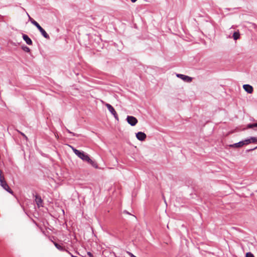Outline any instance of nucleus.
<instances>
[{
    "instance_id": "f257e3e1",
    "label": "nucleus",
    "mask_w": 257,
    "mask_h": 257,
    "mask_svg": "<svg viewBox=\"0 0 257 257\" xmlns=\"http://www.w3.org/2000/svg\"><path fill=\"white\" fill-rule=\"evenodd\" d=\"M80 159L83 161L86 162L87 163L91 165L93 167L95 168H98L97 163L95 161L91 160L89 156L87 153L83 152L81 156Z\"/></svg>"
},
{
    "instance_id": "f03ea898",
    "label": "nucleus",
    "mask_w": 257,
    "mask_h": 257,
    "mask_svg": "<svg viewBox=\"0 0 257 257\" xmlns=\"http://www.w3.org/2000/svg\"><path fill=\"white\" fill-rule=\"evenodd\" d=\"M0 184L1 186L7 192L13 194V191L10 188L7 182L5 180L4 176L2 175V171L0 170Z\"/></svg>"
},
{
    "instance_id": "7ed1b4c3",
    "label": "nucleus",
    "mask_w": 257,
    "mask_h": 257,
    "mask_svg": "<svg viewBox=\"0 0 257 257\" xmlns=\"http://www.w3.org/2000/svg\"><path fill=\"white\" fill-rule=\"evenodd\" d=\"M31 22L41 32L42 36L47 39H50L49 35L46 33L45 30L34 19L31 20Z\"/></svg>"
},
{
    "instance_id": "20e7f679",
    "label": "nucleus",
    "mask_w": 257,
    "mask_h": 257,
    "mask_svg": "<svg viewBox=\"0 0 257 257\" xmlns=\"http://www.w3.org/2000/svg\"><path fill=\"white\" fill-rule=\"evenodd\" d=\"M105 106L107 107V108L108 110L109 111V112L113 115L114 118L116 120H118V115H117L116 111L115 110L114 108H113V107L111 105H110V104H108V103H106Z\"/></svg>"
},
{
    "instance_id": "39448f33",
    "label": "nucleus",
    "mask_w": 257,
    "mask_h": 257,
    "mask_svg": "<svg viewBox=\"0 0 257 257\" xmlns=\"http://www.w3.org/2000/svg\"><path fill=\"white\" fill-rule=\"evenodd\" d=\"M126 120L128 123L132 126H135L138 122V119L133 116L128 115L126 117Z\"/></svg>"
},
{
    "instance_id": "423d86ee",
    "label": "nucleus",
    "mask_w": 257,
    "mask_h": 257,
    "mask_svg": "<svg viewBox=\"0 0 257 257\" xmlns=\"http://www.w3.org/2000/svg\"><path fill=\"white\" fill-rule=\"evenodd\" d=\"M33 196H35V200L36 202V203L37 204L38 207H43V200L41 198V197L38 195V194H36V195H34V194H33Z\"/></svg>"
},
{
    "instance_id": "0eeeda50",
    "label": "nucleus",
    "mask_w": 257,
    "mask_h": 257,
    "mask_svg": "<svg viewBox=\"0 0 257 257\" xmlns=\"http://www.w3.org/2000/svg\"><path fill=\"white\" fill-rule=\"evenodd\" d=\"M176 76L187 82H190L192 80V77L184 74H177Z\"/></svg>"
},
{
    "instance_id": "6e6552de",
    "label": "nucleus",
    "mask_w": 257,
    "mask_h": 257,
    "mask_svg": "<svg viewBox=\"0 0 257 257\" xmlns=\"http://www.w3.org/2000/svg\"><path fill=\"white\" fill-rule=\"evenodd\" d=\"M136 137L138 140L141 141H145L147 138L146 135L142 132H139L136 134Z\"/></svg>"
},
{
    "instance_id": "1a4fd4ad",
    "label": "nucleus",
    "mask_w": 257,
    "mask_h": 257,
    "mask_svg": "<svg viewBox=\"0 0 257 257\" xmlns=\"http://www.w3.org/2000/svg\"><path fill=\"white\" fill-rule=\"evenodd\" d=\"M23 40L25 41V42L29 45H32L33 44V42L32 40L29 37L28 35L26 34H23L22 36Z\"/></svg>"
},
{
    "instance_id": "9d476101",
    "label": "nucleus",
    "mask_w": 257,
    "mask_h": 257,
    "mask_svg": "<svg viewBox=\"0 0 257 257\" xmlns=\"http://www.w3.org/2000/svg\"><path fill=\"white\" fill-rule=\"evenodd\" d=\"M243 88L248 93H251L253 92V87L249 84H244Z\"/></svg>"
},
{
    "instance_id": "9b49d317",
    "label": "nucleus",
    "mask_w": 257,
    "mask_h": 257,
    "mask_svg": "<svg viewBox=\"0 0 257 257\" xmlns=\"http://www.w3.org/2000/svg\"><path fill=\"white\" fill-rule=\"evenodd\" d=\"M243 146V142L241 141L238 143L233 144L232 145H230L229 146L231 148H240V147H242Z\"/></svg>"
},
{
    "instance_id": "f8f14e48",
    "label": "nucleus",
    "mask_w": 257,
    "mask_h": 257,
    "mask_svg": "<svg viewBox=\"0 0 257 257\" xmlns=\"http://www.w3.org/2000/svg\"><path fill=\"white\" fill-rule=\"evenodd\" d=\"M72 149L73 152L75 153V154L76 155H77L79 158H80L81 156L82 155V153L84 152L77 150L76 149H75L73 147H72Z\"/></svg>"
},
{
    "instance_id": "ddd939ff",
    "label": "nucleus",
    "mask_w": 257,
    "mask_h": 257,
    "mask_svg": "<svg viewBox=\"0 0 257 257\" xmlns=\"http://www.w3.org/2000/svg\"><path fill=\"white\" fill-rule=\"evenodd\" d=\"M233 39L236 41L240 38V33L238 30L234 32L232 35Z\"/></svg>"
},
{
    "instance_id": "4468645a",
    "label": "nucleus",
    "mask_w": 257,
    "mask_h": 257,
    "mask_svg": "<svg viewBox=\"0 0 257 257\" xmlns=\"http://www.w3.org/2000/svg\"><path fill=\"white\" fill-rule=\"evenodd\" d=\"M247 128H253L254 131H257V123H249L246 126Z\"/></svg>"
},
{
    "instance_id": "2eb2a0df",
    "label": "nucleus",
    "mask_w": 257,
    "mask_h": 257,
    "mask_svg": "<svg viewBox=\"0 0 257 257\" xmlns=\"http://www.w3.org/2000/svg\"><path fill=\"white\" fill-rule=\"evenodd\" d=\"M53 243H54V244L55 246V247L59 250L64 251L66 250L65 248H64V247L62 246V245L58 244V243H57L56 242H54V241H53Z\"/></svg>"
},
{
    "instance_id": "dca6fc26",
    "label": "nucleus",
    "mask_w": 257,
    "mask_h": 257,
    "mask_svg": "<svg viewBox=\"0 0 257 257\" xmlns=\"http://www.w3.org/2000/svg\"><path fill=\"white\" fill-rule=\"evenodd\" d=\"M250 143H255L257 142V137H250Z\"/></svg>"
},
{
    "instance_id": "f3484780",
    "label": "nucleus",
    "mask_w": 257,
    "mask_h": 257,
    "mask_svg": "<svg viewBox=\"0 0 257 257\" xmlns=\"http://www.w3.org/2000/svg\"><path fill=\"white\" fill-rule=\"evenodd\" d=\"M243 142V146L244 145H248L249 144H250V139L248 138V139H246L243 141H242Z\"/></svg>"
},
{
    "instance_id": "a211bd4d",
    "label": "nucleus",
    "mask_w": 257,
    "mask_h": 257,
    "mask_svg": "<svg viewBox=\"0 0 257 257\" xmlns=\"http://www.w3.org/2000/svg\"><path fill=\"white\" fill-rule=\"evenodd\" d=\"M22 48L23 49V51H24L25 52H30V48L26 46H23L22 47Z\"/></svg>"
},
{
    "instance_id": "6ab92c4d",
    "label": "nucleus",
    "mask_w": 257,
    "mask_h": 257,
    "mask_svg": "<svg viewBox=\"0 0 257 257\" xmlns=\"http://www.w3.org/2000/svg\"><path fill=\"white\" fill-rule=\"evenodd\" d=\"M66 131L70 134L71 135V136H76V137H78L79 136V135H78V134H75L72 132H71L70 130H69L68 128H66Z\"/></svg>"
},
{
    "instance_id": "aec40b11",
    "label": "nucleus",
    "mask_w": 257,
    "mask_h": 257,
    "mask_svg": "<svg viewBox=\"0 0 257 257\" xmlns=\"http://www.w3.org/2000/svg\"><path fill=\"white\" fill-rule=\"evenodd\" d=\"M245 257H254V256L251 252H248L246 253Z\"/></svg>"
},
{
    "instance_id": "412c9836",
    "label": "nucleus",
    "mask_w": 257,
    "mask_h": 257,
    "mask_svg": "<svg viewBox=\"0 0 257 257\" xmlns=\"http://www.w3.org/2000/svg\"><path fill=\"white\" fill-rule=\"evenodd\" d=\"M127 253L129 254L131 257H137L134 255L132 252L127 251Z\"/></svg>"
},
{
    "instance_id": "4be33fe9",
    "label": "nucleus",
    "mask_w": 257,
    "mask_h": 257,
    "mask_svg": "<svg viewBox=\"0 0 257 257\" xmlns=\"http://www.w3.org/2000/svg\"><path fill=\"white\" fill-rule=\"evenodd\" d=\"M87 254L89 255V257H93V254L90 252H88Z\"/></svg>"
},
{
    "instance_id": "5701e85b",
    "label": "nucleus",
    "mask_w": 257,
    "mask_h": 257,
    "mask_svg": "<svg viewBox=\"0 0 257 257\" xmlns=\"http://www.w3.org/2000/svg\"><path fill=\"white\" fill-rule=\"evenodd\" d=\"M257 149V146H256V147H255V148H253V149H249V150H247V151H253V150H255V149Z\"/></svg>"
},
{
    "instance_id": "b1692460",
    "label": "nucleus",
    "mask_w": 257,
    "mask_h": 257,
    "mask_svg": "<svg viewBox=\"0 0 257 257\" xmlns=\"http://www.w3.org/2000/svg\"><path fill=\"white\" fill-rule=\"evenodd\" d=\"M123 213H126V214H131L128 211H127L126 210H124L123 211Z\"/></svg>"
},
{
    "instance_id": "393cba45",
    "label": "nucleus",
    "mask_w": 257,
    "mask_h": 257,
    "mask_svg": "<svg viewBox=\"0 0 257 257\" xmlns=\"http://www.w3.org/2000/svg\"><path fill=\"white\" fill-rule=\"evenodd\" d=\"M21 134H22V136H23L25 138H27L26 136L24 134H23V133H21Z\"/></svg>"
},
{
    "instance_id": "a878e982",
    "label": "nucleus",
    "mask_w": 257,
    "mask_h": 257,
    "mask_svg": "<svg viewBox=\"0 0 257 257\" xmlns=\"http://www.w3.org/2000/svg\"><path fill=\"white\" fill-rule=\"evenodd\" d=\"M132 2L135 3L137 0H131Z\"/></svg>"
},
{
    "instance_id": "bb28decb",
    "label": "nucleus",
    "mask_w": 257,
    "mask_h": 257,
    "mask_svg": "<svg viewBox=\"0 0 257 257\" xmlns=\"http://www.w3.org/2000/svg\"><path fill=\"white\" fill-rule=\"evenodd\" d=\"M28 16H29V18H30V20H31V19H32V18L29 16V15H28Z\"/></svg>"
}]
</instances>
